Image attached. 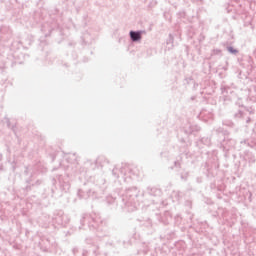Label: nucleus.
<instances>
[{
	"instance_id": "nucleus-1",
	"label": "nucleus",
	"mask_w": 256,
	"mask_h": 256,
	"mask_svg": "<svg viewBox=\"0 0 256 256\" xmlns=\"http://www.w3.org/2000/svg\"><path fill=\"white\" fill-rule=\"evenodd\" d=\"M130 37H131L132 41H139V39H141V33L131 31Z\"/></svg>"
},
{
	"instance_id": "nucleus-2",
	"label": "nucleus",
	"mask_w": 256,
	"mask_h": 256,
	"mask_svg": "<svg viewBox=\"0 0 256 256\" xmlns=\"http://www.w3.org/2000/svg\"><path fill=\"white\" fill-rule=\"evenodd\" d=\"M228 51L230 53H237V50L233 49V47L228 48Z\"/></svg>"
}]
</instances>
